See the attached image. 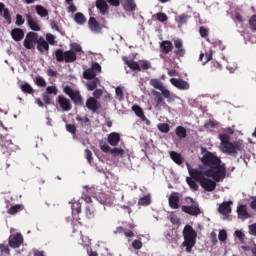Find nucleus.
<instances>
[{
    "mask_svg": "<svg viewBox=\"0 0 256 256\" xmlns=\"http://www.w3.org/2000/svg\"><path fill=\"white\" fill-rule=\"evenodd\" d=\"M24 24H25V18H23L21 14H17L15 25H17V27H21V25H24Z\"/></svg>",
    "mask_w": 256,
    "mask_h": 256,
    "instance_id": "53",
    "label": "nucleus"
},
{
    "mask_svg": "<svg viewBox=\"0 0 256 256\" xmlns=\"http://www.w3.org/2000/svg\"><path fill=\"white\" fill-rule=\"evenodd\" d=\"M122 7L125 11H135L137 8V4H135V0H125L122 2Z\"/></svg>",
    "mask_w": 256,
    "mask_h": 256,
    "instance_id": "26",
    "label": "nucleus"
},
{
    "mask_svg": "<svg viewBox=\"0 0 256 256\" xmlns=\"http://www.w3.org/2000/svg\"><path fill=\"white\" fill-rule=\"evenodd\" d=\"M70 203H72L71 205L72 214L79 215V213H81V202L78 200Z\"/></svg>",
    "mask_w": 256,
    "mask_h": 256,
    "instance_id": "33",
    "label": "nucleus"
},
{
    "mask_svg": "<svg viewBox=\"0 0 256 256\" xmlns=\"http://www.w3.org/2000/svg\"><path fill=\"white\" fill-rule=\"evenodd\" d=\"M76 121H78V123H80L82 127H89V125H91V120L89 119V117L77 116Z\"/></svg>",
    "mask_w": 256,
    "mask_h": 256,
    "instance_id": "38",
    "label": "nucleus"
},
{
    "mask_svg": "<svg viewBox=\"0 0 256 256\" xmlns=\"http://www.w3.org/2000/svg\"><path fill=\"white\" fill-rule=\"evenodd\" d=\"M218 239H219V241H227V231L220 230V232L218 234Z\"/></svg>",
    "mask_w": 256,
    "mask_h": 256,
    "instance_id": "59",
    "label": "nucleus"
},
{
    "mask_svg": "<svg viewBox=\"0 0 256 256\" xmlns=\"http://www.w3.org/2000/svg\"><path fill=\"white\" fill-rule=\"evenodd\" d=\"M99 83H101V80H99V78H94L93 80L87 82L86 87L88 91H95Z\"/></svg>",
    "mask_w": 256,
    "mask_h": 256,
    "instance_id": "31",
    "label": "nucleus"
},
{
    "mask_svg": "<svg viewBox=\"0 0 256 256\" xmlns=\"http://www.w3.org/2000/svg\"><path fill=\"white\" fill-rule=\"evenodd\" d=\"M124 62L125 65H127V67H129V69L132 71H141V66L134 60H128L127 58H124Z\"/></svg>",
    "mask_w": 256,
    "mask_h": 256,
    "instance_id": "29",
    "label": "nucleus"
},
{
    "mask_svg": "<svg viewBox=\"0 0 256 256\" xmlns=\"http://www.w3.org/2000/svg\"><path fill=\"white\" fill-rule=\"evenodd\" d=\"M235 235H236L237 239H239V241H241V243H243V241H245V233H243V231L236 230Z\"/></svg>",
    "mask_w": 256,
    "mask_h": 256,
    "instance_id": "58",
    "label": "nucleus"
},
{
    "mask_svg": "<svg viewBox=\"0 0 256 256\" xmlns=\"http://www.w3.org/2000/svg\"><path fill=\"white\" fill-rule=\"evenodd\" d=\"M170 158L172 159V161H174V163H176L177 165H183V162L185 161V159L183 158V156L180 153H177L175 151L170 152Z\"/></svg>",
    "mask_w": 256,
    "mask_h": 256,
    "instance_id": "27",
    "label": "nucleus"
},
{
    "mask_svg": "<svg viewBox=\"0 0 256 256\" xmlns=\"http://www.w3.org/2000/svg\"><path fill=\"white\" fill-rule=\"evenodd\" d=\"M84 79H87L88 81L97 79V72L93 71L91 68L87 69L83 72Z\"/></svg>",
    "mask_w": 256,
    "mask_h": 256,
    "instance_id": "30",
    "label": "nucleus"
},
{
    "mask_svg": "<svg viewBox=\"0 0 256 256\" xmlns=\"http://www.w3.org/2000/svg\"><path fill=\"white\" fill-rule=\"evenodd\" d=\"M46 41L50 45H55V36L53 34H47L46 35Z\"/></svg>",
    "mask_w": 256,
    "mask_h": 256,
    "instance_id": "60",
    "label": "nucleus"
},
{
    "mask_svg": "<svg viewBox=\"0 0 256 256\" xmlns=\"http://www.w3.org/2000/svg\"><path fill=\"white\" fill-rule=\"evenodd\" d=\"M92 71H97L98 73H101V65L97 62L92 63V68H90Z\"/></svg>",
    "mask_w": 256,
    "mask_h": 256,
    "instance_id": "64",
    "label": "nucleus"
},
{
    "mask_svg": "<svg viewBox=\"0 0 256 256\" xmlns=\"http://www.w3.org/2000/svg\"><path fill=\"white\" fill-rule=\"evenodd\" d=\"M202 153V165H199V168H193L189 163L186 166L190 177L200 183L202 189L211 193L217 188V183H221L227 177V166L213 152L202 148Z\"/></svg>",
    "mask_w": 256,
    "mask_h": 256,
    "instance_id": "1",
    "label": "nucleus"
},
{
    "mask_svg": "<svg viewBox=\"0 0 256 256\" xmlns=\"http://www.w3.org/2000/svg\"><path fill=\"white\" fill-rule=\"evenodd\" d=\"M250 29L256 31V15H253L249 20Z\"/></svg>",
    "mask_w": 256,
    "mask_h": 256,
    "instance_id": "56",
    "label": "nucleus"
},
{
    "mask_svg": "<svg viewBox=\"0 0 256 256\" xmlns=\"http://www.w3.org/2000/svg\"><path fill=\"white\" fill-rule=\"evenodd\" d=\"M150 85L154 87V89H158L159 91H161L164 99H167V101H171V91L165 88L163 86V83L159 79L150 80Z\"/></svg>",
    "mask_w": 256,
    "mask_h": 256,
    "instance_id": "7",
    "label": "nucleus"
},
{
    "mask_svg": "<svg viewBox=\"0 0 256 256\" xmlns=\"http://www.w3.org/2000/svg\"><path fill=\"white\" fill-rule=\"evenodd\" d=\"M231 205H233V201L223 202L222 204H220V206L218 208V212L221 215H224L225 217H227V215H229L232 211Z\"/></svg>",
    "mask_w": 256,
    "mask_h": 256,
    "instance_id": "19",
    "label": "nucleus"
},
{
    "mask_svg": "<svg viewBox=\"0 0 256 256\" xmlns=\"http://www.w3.org/2000/svg\"><path fill=\"white\" fill-rule=\"evenodd\" d=\"M174 53L176 55V57L181 58V57H185V48L183 47V41H181L180 39L174 40Z\"/></svg>",
    "mask_w": 256,
    "mask_h": 256,
    "instance_id": "18",
    "label": "nucleus"
},
{
    "mask_svg": "<svg viewBox=\"0 0 256 256\" xmlns=\"http://www.w3.org/2000/svg\"><path fill=\"white\" fill-rule=\"evenodd\" d=\"M156 19H158L160 23H165L166 21H169V17L164 12H158L156 14Z\"/></svg>",
    "mask_w": 256,
    "mask_h": 256,
    "instance_id": "44",
    "label": "nucleus"
},
{
    "mask_svg": "<svg viewBox=\"0 0 256 256\" xmlns=\"http://www.w3.org/2000/svg\"><path fill=\"white\" fill-rule=\"evenodd\" d=\"M132 247L133 249H135L136 251H139V249H141L143 247V242H141V240H134L132 242Z\"/></svg>",
    "mask_w": 256,
    "mask_h": 256,
    "instance_id": "54",
    "label": "nucleus"
},
{
    "mask_svg": "<svg viewBox=\"0 0 256 256\" xmlns=\"http://www.w3.org/2000/svg\"><path fill=\"white\" fill-rule=\"evenodd\" d=\"M20 89H21V91H23V93H28L29 95H31L35 91V90H33V87L31 86V84H29L27 82L22 84L20 86Z\"/></svg>",
    "mask_w": 256,
    "mask_h": 256,
    "instance_id": "39",
    "label": "nucleus"
},
{
    "mask_svg": "<svg viewBox=\"0 0 256 256\" xmlns=\"http://www.w3.org/2000/svg\"><path fill=\"white\" fill-rule=\"evenodd\" d=\"M35 9L37 15H39L40 17H47V15H49V11L41 5H36Z\"/></svg>",
    "mask_w": 256,
    "mask_h": 256,
    "instance_id": "37",
    "label": "nucleus"
},
{
    "mask_svg": "<svg viewBox=\"0 0 256 256\" xmlns=\"http://www.w3.org/2000/svg\"><path fill=\"white\" fill-rule=\"evenodd\" d=\"M115 93L119 101H123V99H125V94H123V88H121V86L116 87Z\"/></svg>",
    "mask_w": 256,
    "mask_h": 256,
    "instance_id": "46",
    "label": "nucleus"
},
{
    "mask_svg": "<svg viewBox=\"0 0 256 256\" xmlns=\"http://www.w3.org/2000/svg\"><path fill=\"white\" fill-rule=\"evenodd\" d=\"M170 83H172L176 89H180V91H187L190 87L188 82L183 79L171 78Z\"/></svg>",
    "mask_w": 256,
    "mask_h": 256,
    "instance_id": "14",
    "label": "nucleus"
},
{
    "mask_svg": "<svg viewBox=\"0 0 256 256\" xmlns=\"http://www.w3.org/2000/svg\"><path fill=\"white\" fill-rule=\"evenodd\" d=\"M111 155H113V157H123V155H125V150L123 148H113L112 150H110Z\"/></svg>",
    "mask_w": 256,
    "mask_h": 256,
    "instance_id": "40",
    "label": "nucleus"
},
{
    "mask_svg": "<svg viewBox=\"0 0 256 256\" xmlns=\"http://www.w3.org/2000/svg\"><path fill=\"white\" fill-rule=\"evenodd\" d=\"M74 21L78 24V25H85L87 18H85V15H83V13L81 12H77L75 14L74 17Z\"/></svg>",
    "mask_w": 256,
    "mask_h": 256,
    "instance_id": "35",
    "label": "nucleus"
},
{
    "mask_svg": "<svg viewBox=\"0 0 256 256\" xmlns=\"http://www.w3.org/2000/svg\"><path fill=\"white\" fill-rule=\"evenodd\" d=\"M221 150L227 155L235 156L243 149V141L231 142V137L228 134H220Z\"/></svg>",
    "mask_w": 256,
    "mask_h": 256,
    "instance_id": "2",
    "label": "nucleus"
},
{
    "mask_svg": "<svg viewBox=\"0 0 256 256\" xmlns=\"http://www.w3.org/2000/svg\"><path fill=\"white\" fill-rule=\"evenodd\" d=\"M63 93H65V95H67L71 99L74 105H77L78 107H83L84 102L81 91L72 89L71 86L66 85L63 87Z\"/></svg>",
    "mask_w": 256,
    "mask_h": 256,
    "instance_id": "5",
    "label": "nucleus"
},
{
    "mask_svg": "<svg viewBox=\"0 0 256 256\" xmlns=\"http://www.w3.org/2000/svg\"><path fill=\"white\" fill-rule=\"evenodd\" d=\"M158 131H160V133H169L170 131L169 124L167 123L158 124Z\"/></svg>",
    "mask_w": 256,
    "mask_h": 256,
    "instance_id": "45",
    "label": "nucleus"
},
{
    "mask_svg": "<svg viewBox=\"0 0 256 256\" xmlns=\"http://www.w3.org/2000/svg\"><path fill=\"white\" fill-rule=\"evenodd\" d=\"M182 235L184 237L182 247H185L186 253H191L193 251V247L197 244V231L193 229V226L186 225L183 229Z\"/></svg>",
    "mask_w": 256,
    "mask_h": 256,
    "instance_id": "3",
    "label": "nucleus"
},
{
    "mask_svg": "<svg viewBox=\"0 0 256 256\" xmlns=\"http://www.w3.org/2000/svg\"><path fill=\"white\" fill-rule=\"evenodd\" d=\"M248 233L249 235H253V237H256V223L248 226Z\"/></svg>",
    "mask_w": 256,
    "mask_h": 256,
    "instance_id": "57",
    "label": "nucleus"
},
{
    "mask_svg": "<svg viewBox=\"0 0 256 256\" xmlns=\"http://www.w3.org/2000/svg\"><path fill=\"white\" fill-rule=\"evenodd\" d=\"M39 53L43 54L45 51H49V42L43 37H40L36 42Z\"/></svg>",
    "mask_w": 256,
    "mask_h": 256,
    "instance_id": "24",
    "label": "nucleus"
},
{
    "mask_svg": "<svg viewBox=\"0 0 256 256\" xmlns=\"http://www.w3.org/2000/svg\"><path fill=\"white\" fill-rule=\"evenodd\" d=\"M132 111L135 113L137 117H139V119H141V121H145L146 125H151V121L147 119V116H145V112L143 111V108H141V106L137 104L133 105Z\"/></svg>",
    "mask_w": 256,
    "mask_h": 256,
    "instance_id": "17",
    "label": "nucleus"
},
{
    "mask_svg": "<svg viewBox=\"0 0 256 256\" xmlns=\"http://www.w3.org/2000/svg\"><path fill=\"white\" fill-rule=\"evenodd\" d=\"M70 48H71L70 51H73L74 53H81V51H83V48H81V45L75 42L70 44Z\"/></svg>",
    "mask_w": 256,
    "mask_h": 256,
    "instance_id": "49",
    "label": "nucleus"
},
{
    "mask_svg": "<svg viewBox=\"0 0 256 256\" xmlns=\"http://www.w3.org/2000/svg\"><path fill=\"white\" fill-rule=\"evenodd\" d=\"M21 209H23V206L22 205H14V206H11L9 209H8V214L9 215H15L17 213H19V211H21Z\"/></svg>",
    "mask_w": 256,
    "mask_h": 256,
    "instance_id": "43",
    "label": "nucleus"
},
{
    "mask_svg": "<svg viewBox=\"0 0 256 256\" xmlns=\"http://www.w3.org/2000/svg\"><path fill=\"white\" fill-rule=\"evenodd\" d=\"M96 8L100 11L101 15H109V5L105 0H97Z\"/></svg>",
    "mask_w": 256,
    "mask_h": 256,
    "instance_id": "23",
    "label": "nucleus"
},
{
    "mask_svg": "<svg viewBox=\"0 0 256 256\" xmlns=\"http://www.w3.org/2000/svg\"><path fill=\"white\" fill-rule=\"evenodd\" d=\"M185 201H189L192 205L182 206V212L186 213L187 215H191L192 217H198V215H201V208L199 207V203L195 202L192 197H186Z\"/></svg>",
    "mask_w": 256,
    "mask_h": 256,
    "instance_id": "6",
    "label": "nucleus"
},
{
    "mask_svg": "<svg viewBox=\"0 0 256 256\" xmlns=\"http://www.w3.org/2000/svg\"><path fill=\"white\" fill-rule=\"evenodd\" d=\"M35 83L38 85V87H47V82L45 81L44 77L37 76Z\"/></svg>",
    "mask_w": 256,
    "mask_h": 256,
    "instance_id": "50",
    "label": "nucleus"
},
{
    "mask_svg": "<svg viewBox=\"0 0 256 256\" xmlns=\"http://www.w3.org/2000/svg\"><path fill=\"white\" fill-rule=\"evenodd\" d=\"M107 141L112 147H117L119 145V141H121V134L117 132H111L108 135Z\"/></svg>",
    "mask_w": 256,
    "mask_h": 256,
    "instance_id": "21",
    "label": "nucleus"
},
{
    "mask_svg": "<svg viewBox=\"0 0 256 256\" xmlns=\"http://www.w3.org/2000/svg\"><path fill=\"white\" fill-rule=\"evenodd\" d=\"M200 37L203 39H207L209 37V29L205 28V26H201L199 28Z\"/></svg>",
    "mask_w": 256,
    "mask_h": 256,
    "instance_id": "48",
    "label": "nucleus"
},
{
    "mask_svg": "<svg viewBox=\"0 0 256 256\" xmlns=\"http://www.w3.org/2000/svg\"><path fill=\"white\" fill-rule=\"evenodd\" d=\"M10 35L16 42L23 41V38L25 37V31H23L21 28H14L11 30Z\"/></svg>",
    "mask_w": 256,
    "mask_h": 256,
    "instance_id": "20",
    "label": "nucleus"
},
{
    "mask_svg": "<svg viewBox=\"0 0 256 256\" xmlns=\"http://www.w3.org/2000/svg\"><path fill=\"white\" fill-rule=\"evenodd\" d=\"M0 256H11V249L5 244H0Z\"/></svg>",
    "mask_w": 256,
    "mask_h": 256,
    "instance_id": "41",
    "label": "nucleus"
},
{
    "mask_svg": "<svg viewBox=\"0 0 256 256\" xmlns=\"http://www.w3.org/2000/svg\"><path fill=\"white\" fill-rule=\"evenodd\" d=\"M160 49L164 55H169V53L173 51V43H171L169 40H163L160 43Z\"/></svg>",
    "mask_w": 256,
    "mask_h": 256,
    "instance_id": "25",
    "label": "nucleus"
},
{
    "mask_svg": "<svg viewBox=\"0 0 256 256\" xmlns=\"http://www.w3.org/2000/svg\"><path fill=\"white\" fill-rule=\"evenodd\" d=\"M175 21L177 24H179V27H181V25H185V23L189 21V15L187 14L179 15L175 18Z\"/></svg>",
    "mask_w": 256,
    "mask_h": 256,
    "instance_id": "36",
    "label": "nucleus"
},
{
    "mask_svg": "<svg viewBox=\"0 0 256 256\" xmlns=\"http://www.w3.org/2000/svg\"><path fill=\"white\" fill-rule=\"evenodd\" d=\"M25 17L28 23V27H30L32 31H41V26H39V22H37V18L33 17L31 13H27Z\"/></svg>",
    "mask_w": 256,
    "mask_h": 256,
    "instance_id": "16",
    "label": "nucleus"
},
{
    "mask_svg": "<svg viewBox=\"0 0 256 256\" xmlns=\"http://www.w3.org/2000/svg\"><path fill=\"white\" fill-rule=\"evenodd\" d=\"M54 55L58 63H63V61H65V63H75L77 59V53L73 50L63 51V49H57Z\"/></svg>",
    "mask_w": 256,
    "mask_h": 256,
    "instance_id": "4",
    "label": "nucleus"
},
{
    "mask_svg": "<svg viewBox=\"0 0 256 256\" xmlns=\"http://www.w3.org/2000/svg\"><path fill=\"white\" fill-rule=\"evenodd\" d=\"M37 41H39V34L35 32H28L26 38L24 39V47L25 49H35V45H37Z\"/></svg>",
    "mask_w": 256,
    "mask_h": 256,
    "instance_id": "8",
    "label": "nucleus"
},
{
    "mask_svg": "<svg viewBox=\"0 0 256 256\" xmlns=\"http://www.w3.org/2000/svg\"><path fill=\"white\" fill-rule=\"evenodd\" d=\"M42 99L45 103V105H51V97L49 96V94H42Z\"/></svg>",
    "mask_w": 256,
    "mask_h": 256,
    "instance_id": "63",
    "label": "nucleus"
},
{
    "mask_svg": "<svg viewBox=\"0 0 256 256\" xmlns=\"http://www.w3.org/2000/svg\"><path fill=\"white\" fill-rule=\"evenodd\" d=\"M170 209H179L181 207V194L179 192H172L168 198Z\"/></svg>",
    "mask_w": 256,
    "mask_h": 256,
    "instance_id": "11",
    "label": "nucleus"
},
{
    "mask_svg": "<svg viewBox=\"0 0 256 256\" xmlns=\"http://www.w3.org/2000/svg\"><path fill=\"white\" fill-rule=\"evenodd\" d=\"M8 245L12 247V249H19L21 245H23V235H21V233L10 235Z\"/></svg>",
    "mask_w": 256,
    "mask_h": 256,
    "instance_id": "10",
    "label": "nucleus"
},
{
    "mask_svg": "<svg viewBox=\"0 0 256 256\" xmlns=\"http://www.w3.org/2000/svg\"><path fill=\"white\" fill-rule=\"evenodd\" d=\"M197 180L193 179V177H187L186 178V182L188 183L190 189H192V191H199V185L196 182Z\"/></svg>",
    "mask_w": 256,
    "mask_h": 256,
    "instance_id": "34",
    "label": "nucleus"
},
{
    "mask_svg": "<svg viewBox=\"0 0 256 256\" xmlns=\"http://www.w3.org/2000/svg\"><path fill=\"white\" fill-rule=\"evenodd\" d=\"M152 95L154 96V101L156 103L155 108L158 110L167 109V103L165 102V96H163V92H159L157 90L152 91Z\"/></svg>",
    "mask_w": 256,
    "mask_h": 256,
    "instance_id": "9",
    "label": "nucleus"
},
{
    "mask_svg": "<svg viewBox=\"0 0 256 256\" xmlns=\"http://www.w3.org/2000/svg\"><path fill=\"white\" fill-rule=\"evenodd\" d=\"M236 213L238 215V219L245 221L247 219H251V214L247 211V206L244 204H240L237 206Z\"/></svg>",
    "mask_w": 256,
    "mask_h": 256,
    "instance_id": "15",
    "label": "nucleus"
},
{
    "mask_svg": "<svg viewBox=\"0 0 256 256\" xmlns=\"http://www.w3.org/2000/svg\"><path fill=\"white\" fill-rule=\"evenodd\" d=\"M0 16L7 21L8 25H11V13L9 12V8L5 7L3 2H0Z\"/></svg>",
    "mask_w": 256,
    "mask_h": 256,
    "instance_id": "22",
    "label": "nucleus"
},
{
    "mask_svg": "<svg viewBox=\"0 0 256 256\" xmlns=\"http://www.w3.org/2000/svg\"><path fill=\"white\" fill-rule=\"evenodd\" d=\"M88 26L91 29V31H101V25L95 19V17H90L88 21Z\"/></svg>",
    "mask_w": 256,
    "mask_h": 256,
    "instance_id": "28",
    "label": "nucleus"
},
{
    "mask_svg": "<svg viewBox=\"0 0 256 256\" xmlns=\"http://www.w3.org/2000/svg\"><path fill=\"white\" fill-rule=\"evenodd\" d=\"M138 205L143 207H147V205H151V196L147 195L139 199Z\"/></svg>",
    "mask_w": 256,
    "mask_h": 256,
    "instance_id": "42",
    "label": "nucleus"
},
{
    "mask_svg": "<svg viewBox=\"0 0 256 256\" xmlns=\"http://www.w3.org/2000/svg\"><path fill=\"white\" fill-rule=\"evenodd\" d=\"M101 95H103V90L102 89H96L93 92V97L94 99H101Z\"/></svg>",
    "mask_w": 256,
    "mask_h": 256,
    "instance_id": "62",
    "label": "nucleus"
},
{
    "mask_svg": "<svg viewBox=\"0 0 256 256\" xmlns=\"http://www.w3.org/2000/svg\"><path fill=\"white\" fill-rule=\"evenodd\" d=\"M66 131L72 135H75V133H77V127H75L73 124H66Z\"/></svg>",
    "mask_w": 256,
    "mask_h": 256,
    "instance_id": "55",
    "label": "nucleus"
},
{
    "mask_svg": "<svg viewBox=\"0 0 256 256\" xmlns=\"http://www.w3.org/2000/svg\"><path fill=\"white\" fill-rule=\"evenodd\" d=\"M85 213L88 219H93V217H95V210L89 206L86 207Z\"/></svg>",
    "mask_w": 256,
    "mask_h": 256,
    "instance_id": "51",
    "label": "nucleus"
},
{
    "mask_svg": "<svg viewBox=\"0 0 256 256\" xmlns=\"http://www.w3.org/2000/svg\"><path fill=\"white\" fill-rule=\"evenodd\" d=\"M176 136L179 137V139H185L187 138V129L183 126H178L175 129Z\"/></svg>",
    "mask_w": 256,
    "mask_h": 256,
    "instance_id": "32",
    "label": "nucleus"
},
{
    "mask_svg": "<svg viewBox=\"0 0 256 256\" xmlns=\"http://www.w3.org/2000/svg\"><path fill=\"white\" fill-rule=\"evenodd\" d=\"M57 103L62 111H71V109H73V104H71V100L63 95L58 96Z\"/></svg>",
    "mask_w": 256,
    "mask_h": 256,
    "instance_id": "12",
    "label": "nucleus"
},
{
    "mask_svg": "<svg viewBox=\"0 0 256 256\" xmlns=\"http://www.w3.org/2000/svg\"><path fill=\"white\" fill-rule=\"evenodd\" d=\"M170 222L172 223V225H179V223H181V220L176 215H172L170 216Z\"/></svg>",
    "mask_w": 256,
    "mask_h": 256,
    "instance_id": "61",
    "label": "nucleus"
},
{
    "mask_svg": "<svg viewBox=\"0 0 256 256\" xmlns=\"http://www.w3.org/2000/svg\"><path fill=\"white\" fill-rule=\"evenodd\" d=\"M100 150L103 153H109V152H111V147L108 146V144H106L105 142L100 141Z\"/></svg>",
    "mask_w": 256,
    "mask_h": 256,
    "instance_id": "52",
    "label": "nucleus"
},
{
    "mask_svg": "<svg viewBox=\"0 0 256 256\" xmlns=\"http://www.w3.org/2000/svg\"><path fill=\"white\" fill-rule=\"evenodd\" d=\"M86 107L89 111H92V113H97V111L101 109V103H99V100H96L94 97H89L86 100Z\"/></svg>",
    "mask_w": 256,
    "mask_h": 256,
    "instance_id": "13",
    "label": "nucleus"
},
{
    "mask_svg": "<svg viewBox=\"0 0 256 256\" xmlns=\"http://www.w3.org/2000/svg\"><path fill=\"white\" fill-rule=\"evenodd\" d=\"M57 93H59L57 86H48L46 88V95H57Z\"/></svg>",
    "mask_w": 256,
    "mask_h": 256,
    "instance_id": "47",
    "label": "nucleus"
}]
</instances>
